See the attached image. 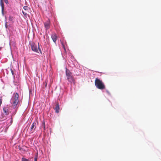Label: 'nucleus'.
I'll use <instances>...</instances> for the list:
<instances>
[{
    "label": "nucleus",
    "mask_w": 161,
    "mask_h": 161,
    "mask_svg": "<svg viewBox=\"0 0 161 161\" xmlns=\"http://www.w3.org/2000/svg\"><path fill=\"white\" fill-rule=\"evenodd\" d=\"M50 21L49 19L44 23V26L46 30H47L50 28Z\"/></svg>",
    "instance_id": "423d86ee"
},
{
    "label": "nucleus",
    "mask_w": 161,
    "mask_h": 161,
    "mask_svg": "<svg viewBox=\"0 0 161 161\" xmlns=\"http://www.w3.org/2000/svg\"><path fill=\"white\" fill-rule=\"evenodd\" d=\"M51 80H52V81L53 80V79L52 78H51V79H50Z\"/></svg>",
    "instance_id": "aec40b11"
},
{
    "label": "nucleus",
    "mask_w": 161,
    "mask_h": 161,
    "mask_svg": "<svg viewBox=\"0 0 161 161\" xmlns=\"http://www.w3.org/2000/svg\"><path fill=\"white\" fill-rule=\"evenodd\" d=\"M22 161H28V160L25 158H22L21 159Z\"/></svg>",
    "instance_id": "9b49d317"
},
{
    "label": "nucleus",
    "mask_w": 161,
    "mask_h": 161,
    "mask_svg": "<svg viewBox=\"0 0 161 161\" xmlns=\"http://www.w3.org/2000/svg\"><path fill=\"white\" fill-rule=\"evenodd\" d=\"M31 46V49L33 51L36 53H39V51L41 53H42V51L39 48V43H38V48L37 46L34 43H32Z\"/></svg>",
    "instance_id": "20e7f679"
},
{
    "label": "nucleus",
    "mask_w": 161,
    "mask_h": 161,
    "mask_svg": "<svg viewBox=\"0 0 161 161\" xmlns=\"http://www.w3.org/2000/svg\"><path fill=\"white\" fill-rule=\"evenodd\" d=\"M28 161H29L28 160Z\"/></svg>",
    "instance_id": "412c9836"
},
{
    "label": "nucleus",
    "mask_w": 161,
    "mask_h": 161,
    "mask_svg": "<svg viewBox=\"0 0 161 161\" xmlns=\"http://www.w3.org/2000/svg\"><path fill=\"white\" fill-rule=\"evenodd\" d=\"M22 13L25 15H26L27 14V13L26 12H24V11H22Z\"/></svg>",
    "instance_id": "2eb2a0df"
},
{
    "label": "nucleus",
    "mask_w": 161,
    "mask_h": 161,
    "mask_svg": "<svg viewBox=\"0 0 161 161\" xmlns=\"http://www.w3.org/2000/svg\"><path fill=\"white\" fill-rule=\"evenodd\" d=\"M37 157H36L34 158V161H37Z\"/></svg>",
    "instance_id": "f3484780"
},
{
    "label": "nucleus",
    "mask_w": 161,
    "mask_h": 161,
    "mask_svg": "<svg viewBox=\"0 0 161 161\" xmlns=\"http://www.w3.org/2000/svg\"><path fill=\"white\" fill-rule=\"evenodd\" d=\"M42 126L43 127V128L44 127H45V123L44 122H42Z\"/></svg>",
    "instance_id": "4468645a"
},
{
    "label": "nucleus",
    "mask_w": 161,
    "mask_h": 161,
    "mask_svg": "<svg viewBox=\"0 0 161 161\" xmlns=\"http://www.w3.org/2000/svg\"><path fill=\"white\" fill-rule=\"evenodd\" d=\"M23 8L25 10H28V7L27 6H25L23 7Z\"/></svg>",
    "instance_id": "ddd939ff"
},
{
    "label": "nucleus",
    "mask_w": 161,
    "mask_h": 161,
    "mask_svg": "<svg viewBox=\"0 0 161 161\" xmlns=\"http://www.w3.org/2000/svg\"><path fill=\"white\" fill-rule=\"evenodd\" d=\"M43 129L44 130H45V127H43Z\"/></svg>",
    "instance_id": "6ab92c4d"
},
{
    "label": "nucleus",
    "mask_w": 161,
    "mask_h": 161,
    "mask_svg": "<svg viewBox=\"0 0 161 161\" xmlns=\"http://www.w3.org/2000/svg\"><path fill=\"white\" fill-rule=\"evenodd\" d=\"M48 82V79H46V80L45 81V86L46 88L47 86V84Z\"/></svg>",
    "instance_id": "f8f14e48"
},
{
    "label": "nucleus",
    "mask_w": 161,
    "mask_h": 161,
    "mask_svg": "<svg viewBox=\"0 0 161 161\" xmlns=\"http://www.w3.org/2000/svg\"><path fill=\"white\" fill-rule=\"evenodd\" d=\"M51 36L53 42H54L56 43L57 39V36L56 34L55 33H53L51 35Z\"/></svg>",
    "instance_id": "39448f33"
},
{
    "label": "nucleus",
    "mask_w": 161,
    "mask_h": 161,
    "mask_svg": "<svg viewBox=\"0 0 161 161\" xmlns=\"http://www.w3.org/2000/svg\"><path fill=\"white\" fill-rule=\"evenodd\" d=\"M95 84L97 88L100 90H103L105 88V86L102 80L97 78L96 79Z\"/></svg>",
    "instance_id": "f03ea898"
},
{
    "label": "nucleus",
    "mask_w": 161,
    "mask_h": 161,
    "mask_svg": "<svg viewBox=\"0 0 161 161\" xmlns=\"http://www.w3.org/2000/svg\"><path fill=\"white\" fill-rule=\"evenodd\" d=\"M66 75L67 79L69 82L71 83L75 82V80L72 75V73L69 70L67 69L66 70Z\"/></svg>",
    "instance_id": "7ed1b4c3"
},
{
    "label": "nucleus",
    "mask_w": 161,
    "mask_h": 161,
    "mask_svg": "<svg viewBox=\"0 0 161 161\" xmlns=\"http://www.w3.org/2000/svg\"><path fill=\"white\" fill-rule=\"evenodd\" d=\"M3 111L4 113H5L6 115L8 114V109L6 108H3Z\"/></svg>",
    "instance_id": "1a4fd4ad"
},
{
    "label": "nucleus",
    "mask_w": 161,
    "mask_h": 161,
    "mask_svg": "<svg viewBox=\"0 0 161 161\" xmlns=\"http://www.w3.org/2000/svg\"><path fill=\"white\" fill-rule=\"evenodd\" d=\"M19 95L18 93H14L11 100V103L12 104L13 107L14 108L16 107L19 102Z\"/></svg>",
    "instance_id": "f257e3e1"
},
{
    "label": "nucleus",
    "mask_w": 161,
    "mask_h": 161,
    "mask_svg": "<svg viewBox=\"0 0 161 161\" xmlns=\"http://www.w3.org/2000/svg\"><path fill=\"white\" fill-rule=\"evenodd\" d=\"M53 108L57 113H59V105L58 103H56V106L55 107H53Z\"/></svg>",
    "instance_id": "0eeeda50"
},
{
    "label": "nucleus",
    "mask_w": 161,
    "mask_h": 161,
    "mask_svg": "<svg viewBox=\"0 0 161 161\" xmlns=\"http://www.w3.org/2000/svg\"><path fill=\"white\" fill-rule=\"evenodd\" d=\"M11 70L12 74L13 75L14 73H13V70L12 69H11Z\"/></svg>",
    "instance_id": "a211bd4d"
},
{
    "label": "nucleus",
    "mask_w": 161,
    "mask_h": 161,
    "mask_svg": "<svg viewBox=\"0 0 161 161\" xmlns=\"http://www.w3.org/2000/svg\"><path fill=\"white\" fill-rule=\"evenodd\" d=\"M14 19L13 17L11 16H9V21H12V23L13 22V19Z\"/></svg>",
    "instance_id": "9d476101"
},
{
    "label": "nucleus",
    "mask_w": 161,
    "mask_h": 161,
    "mask_svg": "<svg viewBox=\"0 0 161 161\" xmlns=\"http://www.w3.org/2000/svg\"><path fill=\"white\" fill-rule=\"evenodd\" d=\"M36 123L35 122H33L32 125H31V133H32L33 132L32 131L33 130V129H35V128H36Z\"/></svg>",
    "instance_id": "6e6552de"
},
{
    "label": "nucleus",
    "mask_w": 161,
    "mask_h": 161,
    "mask_svg": "<svg viewBox=\"0 0 161 161\" xmlns=\"http://www.w3.org/2000/svg\"><path fill=\"white\" fill-rule=\"evenodd\" d=\"M5 26L6 28H8V25L7 24V22H6L5 23Z\"/></svg>",
    "instance_id": "dca6fc26"
}]
</instances>
